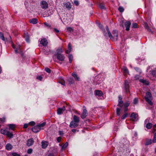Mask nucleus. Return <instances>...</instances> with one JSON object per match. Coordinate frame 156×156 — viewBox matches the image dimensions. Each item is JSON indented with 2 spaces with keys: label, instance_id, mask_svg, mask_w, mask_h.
Masks as SVG:
<instances>
[{
  "label": "nucleus",
  "instance_id": "nucleus-1",
  "mask_svg": "<svg viewBox=\"0 0 156 156\" xmlns=\"http://www.w3.org/2000/svg\"><path fill=\"white\" fill-rule=\"evenodd\" d=\"M63 52V51L61 48L58 49L56 50L55 54L53 57L55 61L58 62L56 61V58L61 61H64L65 59V56L61 53Z\"/></svg>",
  "mask_w": 156,
  "mask_h": 156
},
{
  "label": "nucleus",
  "instance_id": "nucleus-2",
  "mask_svg": "<svg viewBox=\"0 0 156 156\" xmlns=\"http://www.w3.org/2000/svg\"><path fill=\"white\" fill-rule=\"evenodd\" d=\"M106 30L108 32L109 37L112 41H117L118 39V31L116 30L113 31L112 32L113 36L111 34L108 27L106 26Z\"/></svg>",
  "mask_w": 156,
  "mask_h": 156
},
{
  "label": "nucleus",
  "instance_id": "nucleus-3",
  "mask_svg": "<svg viewBox=\"0 0 156 156\" xmlns=\"http://www.w3.org/2000/svg\"><path fill=\"white\" fill-rule=\"evenodd\" d=\"M1 133L2 134L6 135L10 138H11L13 137V135L12 132H10L8 128L1 129Z\"/></svg>",
  "mask_w": 156,
  "mask_h": 156
},
{
  "label": "nucleus",
  "instance_id": "nucleus-4",
  "mask_svg": "<svg viewBox=\"0 0 156 156\" xmlns=\"http://www.w3.org/2000/svg\"><path fill=\"white\" fill-rule=\"evenodd\" d=\"M146 94V96L145 97V100L150 105H152L153 103L151 101L152 97L151 93L149 92H147Z\"/></svg>",
  "mask_w": 156,
  "mask_h": 156
},
{
  "label": "nucleus",
  "instance_id": "nucleus-5",
  "mask_svg": "<svg viewBox=\"0 0 156 156\" xmlns=\"http://www.w3.org/2000/svg\"><path fill=\"white\" fill-rule=\"evenodd\" d=\"M12 46L15 49L16 53H20L21 54H22V51H21L20 48V46L18 45L16 47L12 43Z\"/></svg>",
  "mask_w": 156,
  "mask_h": 156
},
{
  "label": "nucleus",
  "instance_id": "nucleus-6",
  "mask_svg": "<svg viewBox=\"0 0 156 156\" xmlns=\"http://www.w3.org/2000/svg\"><path fill=\"white\" fill-rule=\"evenodd\" d=\"M138 115L137 114L133 112L130 116L131 120L133 121H136L138 119Z\"/></svg>",
  "mask_w": 156,
  "mask_h": 156
},
{
  "label": "nucleus",
  "instance_id": "nucleus-7",
  "mask_svg": "<svg viewBox=\"0 0 156 156\" xmlns=\"http://www.w3.org/2000/svg\"><path fill=\"white\" fill-rule=\"evenodd\" d=\"M40 5L41 7L43 9H46L48 7V4L45 1H41L40 3Z\"/></svg>",
  "mask_w": 156,
  "mask_h": 156
},
{
  "label": "nucleus",
  "instance_id": "nucleus-8",
  "mask_svg": "<svg viewBox=\"0 0 156 156\" xmlns=\"http://www.w3.org/2000/svg\"><path fill=\"white\" fill-rule=\"evenodd\" d=\"M83 113L81 115V117L82 119H83L86 118V117L88 115V113L86 109V108L84 106H83Z\"/></svg>",
  "mask_w": 156,
  "mask_h": 156
},
{
  "label": "nucleus",
  "instance_id": "nucleus-9",
  "mask_svg": "<svg viewBox=\"0 0 156 156\" xmlns=\"http://www.w3.org/2000/svg\"><path fill=\"white\" fill-rule=\"evenodd\" d=\"M78 125V123L72 120L71 121L69 125V126L71 128H75Z\"/></svg>",
  "mask_w": 156,
  "mask_h": 156
},
{
  "label": "nucleus",
  "instance_id": "nucleus-10",
  "mask_svg": "<svg viewBox=\"0 0 156 156\" xmlns=\"http://www.w3.org/2000/svg\"><path fill=\"white\" fill-rule=\"evenodd\" d=\"M63 5V7L65 9H67L68 10H70L71 8L72 5L69 2H67L64 3Z\"/></svg>",
  "mask_w": 156,
  "mask_h": 156
},
{
  "label": "nucleus",
  "instance_id": "nucleus-11",
  "mask_svg": "<svg viewBox=\"0 0 156 156\" xmlns=\"http://www.w3.org/2000/svg\"><path fill=\"white\" fill-rule=\"evenodd\" d=\"M129 82L127 81H126L124 83V88L125 92L126 93L129 91Z\"/></svg>",
  "mask_w": 156,
  "mask_h": 156
},
{
  "label": "nucleus",
  "instance_id": "nucleus-12",
  "mask_svg": "<svg viewBox=\"0 0 156 156\" xmlns=\"http://www.w3.org/2000/svg\"><path fill=\"white\" fill-rule=\"evenodd\" d=\"M40 42L41 44L44 46H47L48 44L47 40L44 38L42 39L40 41Z\"/></svg>",
  "mask_w": 156,
  "mask_h": 156
},
{
  "label": "nucleus",
  "instance_id": "nucleus-13",
  "mask_svg": "<svg viewBox=\"0 0 156 156\" xmlns=\"http://www.w3.org/2000/svg\"><path fill=\"white\" fill-rule=\"evenodd\" d=\"M41 130V128L39 127L37 125L36 126H34L32 129V131L35 133H37L39 132Z\"/></svg>",
  "mask_w": 156,
  "mask_h": 156
},
{
  "label": "nucleus",
  "instance_id": "nucleus-14",
  "mask_svg": "<svg viewBox=\"0 0 156 156\" xmlns=\"http://www.w3.org/2000/svg\"><path fill=\"white\" fill-rule=\"evenodd\" d=\"M65 108L64 106H63L62 108H58L57 109V113L58 115L61 114L63 111H64L65 110Z\"/></svg>",
  "mask_w": 156,
  "mask_h": 156
},
{
  "label": "nucleus",
  "instance_id": "nucleus-15",
  "mask_svg": "<svg viewBox=\"0 0 156 156\" xmlns=\"http://www.w3.org/2000/svg\"><path fill=\"white\" fill-rule=\"evenodd\" d=\"M125 25L126 27V30L127 31L129 30L131 25L130 22L129 21H127L125 22Z\"/></svg>",
  "mask_w": 156,
  "mask_h": 156
},
{
  "label": "nucleus",
  "instance_id": "nucleus-16",
  "mask_svg": "<svg viewBox=\"0 0 156 156\" xmlns=\"http://www.w3.org/2000/svg\"><path fill=\"white\" fill-rule=\"evenodd\" d=\"M34 140L33 139L31 138L28 140L27 141V145L28 146H30L33 144Z\"/></svg>",
  "mask_w": 156,
  "mask_h": 156
},
{
  "label": "nucleus",
  "instance_id": "nucleus-17",
  "mask_svg": "<svg viewBox=\"0 0 156 156\" xmlns=\"http://www.w3.org/2000/svg\"><path fill=\"white\" fill-rule=\"evenodd\" d=\"M41 144L42 148H45L47 147L48 144L47 141H43L42 142Z\"/></svg>",
  "mask_w": 156,
  "mask_h": 156
},
{
  "label": "nucleus",
  "instance_id": "nucleus-18",
  "mask_svg": "<svg viewBox=\"0 0 156 156\" xmlns=\"http://www.w3.org/2000/svg\"><path fill=\"white\" fill-rule=\"evenodd\" d=\"M153 142L152 140L151 139H147L145 144V145H148L151 144Z\"/></svg>",
  "mask_w": 156,
  "mask_h": 156
},
{
  "label": "nucleus",
  "instance_id": "nucleus-19",
  "mask_svg": "<svg viewBox=\"0 0 156 156\" xmlns=\"http://www.w3.org/2000/svg\"><path fill=\"white\" fill-rule=\"evenodd\" d=\"M72 75L74 77L76 80L78 81L80 80V78L76 74L74 73H73L72 74Z\"/></svg>",
  "mask_w": 156,
  "mask_h": 156
},
{
  "label": "nucleus",
  "instance_id": "nucleus-20",
  "mask_svg": "<svg viewBox=\"0 0 156 156\" xmlns=\"http://www.w3.org/2000/svg\"><path fill=\"white\" fill-rule=\"evenodd\" d=\"M95 94L96 95H97L99 96H101L103 95L102 92L101 91L99 90H95Z\"/></svg>",
  "mask_w": 156,
  "mask_h": 156
},
{
  "label": "nucleus",
  "instance_id": "nucleus-21",
  "mask_svg": "<svg viewBox=\"0 0 156 156\" xmlns=\"http://www.w3.org/2000/svg\"><path fill=\"white\" fill-rule=\"evenodd\" d=\"M73 121L79 123V118L76 115L73 117Z\"/></svg>",
  "mask_w": 156,
  "mask_h": 156
},
{
  "label": "nucleus",
  "instance_id": "nucleus-22",
  "mask_svg": "<svg viewBox=\"0 0 156 156\" xmlns=\"http://www.w3.org/2000/svg\"><path fill=\"white\" fill-rule=\"evenodd\" d=\"M122 69L124 74H127L129 73V71L126 67H123Z\"/></svg>",
  "mask_w": 156,
  "mask_h": 156
},
{
  "label": "nucleus",
  "instance_id": "nucleus-23",
  "mask_svg": "<svg viewBox=\"0 0 156 156\" xmlns=\"http://www.w3.org/2000/svg\"><path fill=\"white\" fill-rule=\"evenodd\" d=\"M30 22L33 24H35L37 23V20L36 19L34 18L30 20Z\"/></svg>",
  "mask_w": 156,
  "mask_h": 156
},
{
  "label": "nucleus",
  "instance_id": "nucleus-24",
  "mask_svg": "<svg viewBox=\"0 0 156 156\" xmlns=\"http://www.w3.org/2000/svg\"><path fill=\"white\" fill-rule=\"evenodd\" d=\"M139 81L146 85H148L149 84L148 82L144 80L140 79L139 80Z\"/></svg>",
  "mask_w": 156,
  "mask_h": 156
},
{
  "label": "nucleus",
  "instance_id": "nucleus-25",
  "mask_svg": "<svg viewBox=\"0 0 156 156\" xmlns=\"http://www.w3.org/2000/svg\"><path fill=\"white\" fill-rule=\"evenodd\" d=\"M68 81L69 83L70 84L73 83L74 82V80L73 78L70 77L68 79Z\"/></svg>",
  "mask_w": 156,
  "mask_h": 156
},
{
  "label": "nucleus",
  "instance_id": "nucleus-26",
  "mask_svg": "<svg viewBox=\"0 0 156 156\" xmlns=\"http://www.w3.org/2000/svg\"><path fill=\"white\" fill-rule=\"evenodd\" d=\"M12 146L9 144H8L5 146L6 148L8 150H11L12 148Z\"/></svg>",
  "mask_w": 156,
  "mask_h": 156
},
{
  "label": "nucleus",
  "instance_id": "nucleus-27",
  "mask_svg": "<svg viewBox=\"0 0 156 156\" xmlns=\"http://www.w3.org/2000/svg\"><path fill=\"white\" fill-rule=\"evenodd\" d=\"M24 37L25 40L27 43L30 42V37L29 35L28 34L25 35L24 36Z\"/></svg>",
  "mask_w": 156,
  "mask_h": 156
},
{
  "label": "nucleus",
  "instance_id": "nucleus-28",
  "mask_svg": "<svg viewBox=\"0 0 156 156\" xmlns=\"http://www.w3.org/2000/svg\"><path fill=\"white\" fill-rule=\"evenodd\" d=\"M151 74L153 77H154L156 79V68L152 71Z\"/></svg>",
  "mask_w": 156,
  "mask_h": 156
},
{
  "label": "nucleus",
  "instance_id": "nucleus-29",
  "mask_svg": "<svg viewBox=\"0 0 156 156\" xmlns=\"http://www.w3.org/2000/svg\"><path fill=\"white\" fill-rule=\"evenodd\" d=\"M152 126V124L151 123H148L146 125V127L148 129H150L151 128Z\"/></svg>",
  "mask_w": 156,
  "mask_h": 156
},
{
  "label": "nucleus",
  "instance_id": "nucleus-30",
  "mask_svg": "<svg viewBox=\"0 0 156 156\" xmlns=\"http://www.w3.org/2000/svg\"><path fill=\"white\" fill-rule=\"evenodd\" d=\"M144 27H145V28L146 29H147L148 31L152 32L151 29L150 28H149V27L148 25V24L147 23H145Z\"/></svg>",
  "mask_w": 156,
  "mask_h": 156
},
{
  "label": "nucleus",
  "instance_id": "nucleus-31",
  "mask_svg": "<svg viewBox=\"0 0 156 156\" xmlns=\"http://www.w3.org/2000/svg\"><path fill=\"white\" fill-rule=\"evenodd\" d=\"M122 97L121 96H119V100H118V102L119 103L118 104H122L123 103V101L122 100Z\"/></svg>",
  "mask_w": 156,
  "mask_h": 156
},
{
  "label": "nucleus",
  "instance_id": "nucleus-32",
  "mask_svg": "<svg viewBox=\"0 0 156 156\" xmlns=\"http://www.w3.org/2000/svg\"><path fill=\"white\" fill-rule=\"evenodd\" d=\"M9 129L13 130L15 127V125L13 124H10L8 125Z\"/></svg>",
  "mask_w": 156,
  "mask_h": 156
},
{
  "label": "nucleus",
  "instance_id": "nucleus-33",
  "mask_svg": "<svg viewBox=\"0 0 156 156\" xmlns=\"http://www.w3.org/2000/svg\"><path fill=\"white\" fill-rule=\"evenodd\" d=\"M68 57L69 62L71 63L73 59V56L71 54H69Z\"/></svg>",
  "mask_w": 156,
  "mask_h": 156
},
{
  "label": "nucleus",
  "instance_id": "nucleus-34",
  "mask_svg": "<svg viewBox=\"0 0 156 156\" xmlns=\"http://www.w3.org/2000/svg\"><path fill=\"white\" fill-rule=\"evenodd\" d=\"M121 110V108H116V113H117V115H118L119 116L120 115V114H121V112H120Z\"/></svg>",
  "mask_w": 156,
  "mask_h": 156
},
{
  "label": "nucleus",
  "instance_id": "nucleus-35",
  "mask_svg": "<svg viewBox=\"0 0 156 156\" xmlns=\"http://www.w3.org/2000/svg\"><path fill=\"white\" fill-rule=\"evenodd\" d=\"M46 123L45 122H43V123L41 124H39L38 125V126L39 127H40L41 129V127H44L46 125Z\"/></svg>",
  "mask_w": 156,
  "mask_h": 156
},
{
  "label": "nucleus",
  "instance_id": "nucleus-36",
  "mask_svg": "<svg viewBox=\"0 0 156 156\" xmlns=\"http://www.w3.org/2000/svg\"><path fill=\"white\" fill-rule=\"evenodd\" d=\"M118 10L121 12H122L124 11V9L121 6H120L119 7Z\"/></svg>",
  "mask_w": 156,
  "mask_h": 156
},
{
  "label": "nucleus",
  "instance_id": "nucleus-37",
  "mask_svg": "<svg viewBox=\"0 0 156 156\" xmlns=\"http://www.w3.org/2000/svg\"><path fill=\"white\" fill-rule=\"evenodd\" d=\"M128 114L126 113H125L124 115H123L121 117V119H125L127 116Z\"/></svg>",
  "mask_w": 156,
  "mask_h": 156
},
{
  "label": "nucleus",
  "instance_id": "nucleus-38",
  "mask_svg": "<svg viewBox=\"0 0 156 156\" xmlns=\"http://www.w3.org/2000/svg\"><path fill=\"white\" fill-rule=\"evenodd\" d=\"M134 69L137 72L139 73H141V70L139 68L135 67L134 68Z\"/></svg>",
  "mask_w": 156,
  "mask_h": 156
},
{
  "label": "nucleus",
  "instance_id": "nucleus-39",
  "mask_svg": "<svg viewBox=\"0 0 156 156\" xmlns=\"http://www.w3.org/2000/svg\"><path fill=\"white\" fill-rule=\"evenodd\" d=\"M130 102L129 101H126L124 104V106L125 107L127 108L129 105Z\"/></svg>",
  "mask_w": 156,
  "mask_h": 156
},
{
  "label": "nucleus",
  "instance_id": "nucleus-40",
  "mask_svg": "<svg viewBox=\"0 0 156 156\" xmlns=\"http://www.w3.org/2000/svg\"><path fill=\"white\" fill-rule=\"evenodd\" d=\"M5 118H3L0 119V123H3L5 122Z\"/></svg>",
  "mask_w": 156,
  "mask_h": 156
},
{
  "label": "nucleus",
  "instance_id": "nucleus-41",
  "mask_svg": "<svg viewBox=\"0 0 156 156\" xmlns=\"http://www.w3.org/2000/svg\"><path fill=\"white\" fill-rule=\"evenodd\" d=\"M0 37L2 40L4 41L5 40L3 34L1 32H0Z\"/></svg>",
  "mask_w": 156,
  "mask_h": 156
},
{
  "label": "nucleus",
  "instance_id": "nucleus-42",
  "mask_svg": "<svg viewBox=\"0 0 156 156\" xmlns=\"http://www.w3.org/2000/svg\"><path fill=\"white\" fill-rule=\"evenodd\" d=\"M152 141L154 143H156V133H155L154 134V137Z\"/></svg>",
  "mask_w": 156,
  "mask_h": 156
},
{
  "label": "nucleus",
  "instance_id": "nucleus-43",
  "mask_svg": "<svg viewBox=\"0 0 156 156\" xmlns=\"http://www.w3.org/2000/svg\"><path fill=\"white\" fill-rule=\"evenodd\" d=\"M99 7L101 9H105L106 8L104 4H100L99 5Z\"/></svg>",
  "mask_w": 156,
  "mask_h": 156
},
{
  "label": "nucleus",
  "instance_id": "nucleus-44",
  "mask_svg": "<svg viewBox=\"0 0 156 156\" xmlns=\"http://www.w3.org/2000/svg\"><path fill=\"white\" fill-rule=\"evenodd\" d=\"M68 145V143L67 142L66 143L62 146V148H66Z\"/></svg>",
  "mask_w": 156,
  "mask_h": 156
},
{
  "label": "nucleus",
  "instance_id": "nucleus-45",
  "mask_svg": "<svg viewBox=\"0 0 156 156\" xmlns=\"http://www.w3.org/2000/svg\"><path fill=\"white\" fill-rule=\"evenodd\" d=\"M45 70L47 72L49 73H50L51 72V70L48 68H45Z\"/></svg>",
  "mask_w": 156,
  "mask_h": 156
},
{
  "label": "nucleus",
  "instance_id": "nucleus-46",
  "mask_svg": "<svg viewBox=\"0 0 156 156\" xmlns=\"http://www.w3.org/2000/svg\"><path fill=\"white\" fill-rule=\"evenodd\" d=\"M138 99L137 98H135L133 100V103L135 104H136L138 103Z\"/></svg>",
  "mask_w": 156,
  "mask_h": 156
},
{
  "label": "nucleus",
  "instance_id": "nucleus-47",
  "mask_svg": "<svg viewBox=\"0 0 156 156\" xmlns=\"http://www.w3.org/2000/svg\"><path fill=\"white\" fill-rule=\"evenodd\" d=\"M132 26L133 27L136 28L137 27V24L136 23H133Z\"/></svg>",
  "mask_w": 156,
  "mask_h": 156
},
{
  "label": "nucleus",
  "instance_id": "nucleus-48",
  "mask_svg": "<svg viewBox=\"0 0 156 156\" xmlns=\"http://www.w3.org/2000/svg\"><path fill=\"white\" fill-rule=\"evenodd\" d=\"M140 77V75H136L135 76V78L136 80H137L139 79Z\"/></svg>",
  "mask_w": 156,
  "mask_h": 156
},
{
  "label": "nucleus",
  "instance_id": "nucleus-49",
  "mask_svg": "<svg viewBox=\"0 0 156 156\" xmlns=\"http://www.w3.org/2000/svg\"><path fill=\"white\" fill-rule=\"evenodd\" d=\"M29 124L31 126H33L35 124V123L34 121H31L29 122Z\"/></svg>",
  "mask_w": 156,
  "mask_h": 156
},
{
  "label": "nucleus",
  "instance_id": "nucleus-50",
  "mask_svg": "<svg viewBox=\"0 0 156 156\" xmlns=\"http://www.w3.org/2000/svg\"><path fill=\"white\" fill-rule=\"evenodd\" d=\"M68 49L71 50L72 49L71 44L70 43H69L68 45Z\"/></svg>",
  "mask_w": 156,
  "mask_h": 156
},
{
  "label": "nucleus",
  "instance_id": "nucleus-51",
  "mask_svg": "<svg viewBox=\"0 0 156 156\" xmlns=\"http://www.w3.org/2000/svg\"><path fill=\"white\" fill-rule=\"evenodd\" d=\"M32 152V150L31 149H30L28 150L27 152L28 154H30Z\"/></svg>",
  "mask_w": 156,
  "mask_h": 156
},
{
  "label": "nucleus",
  "instance_id": "nucleus-52",
  "mask_svg": "<svg viewBox=\"0 0 156 156\" xmlns=\"http://www.w3.org/2000/svg\"><path fill=\"white\" fill-rule=\"evenodd\" d=\"M47 49H48V48H47ZM45 51H46V50L45 49L43 50V52H45V54H47V53H48V52H49L50 51V50L48 48V50H47V51H46V53L45 52Z\"/></svg>",
  "mask_w": 156,
  "mask_h": 156
},
{
  "label": "nucleus",
  "instance_id": "nucleus-53",
  "mask_svg": "<svg viewBox=\"0 0 156 156\" xmlns=\"http://www.w3.org/2000/svg\"><path fill=\"white\" fill-rule=\"evenodd\" d=\"M44 24L47 27H48V28H50L51 27V26L50 24H48L47 23L45 22L44 23Z\"/></svg>",
  "mask_w": 156,
  "mask_h": 156
},
{
  "label": "nucleus",
  "instance_id": "nucleus-54",
  "mask_svg": "<svg viewBox=\"0 0 156 156\" xmlns=\"http://www.w3.org/2000/svg\"><path fill=\"white\" fill-rule=\"evenodd\" d=\"M62 138L61 137H58L57 138V141L59 143L61 142Z\"/></svg>",
  "mask_w": 156,
  "mask_h": 156
},
{
  "label": "nucleus",
  "instance_id": "nucleus-55",
  "mask_svg": "<svg viewBox=\"0 0 156 156\" xmlns=\"http://www.w3.org/2000/svg\"><path fill=\"white\" fill-rule=\"evenodd\" d=\"M67 30L69 32H71L73 30V29L70 27H68L67 28Z\"/></svg>",
  "mask_w": 156,
  "mask_h": 156
},
{
  "label": "nucleus",
  "instance_id": "nucleus-56",
  "mask_svg": "<svg viewBox=\"0 0 156 156\" xmlns=\"http://www.w3.org/2000/svg\"><path fill=\"white\" fill-rule=\"evenodd\" d=\"M54 30L55 32L56 33H58L59 32V31L56 28H54Z\"/></svg>",
  "mask_w": 156,
  "mask_h": 156
},
{
  "label": "nucleus",
  "instance_id": "nucleus-57",
  "mask_svg": "<svg viewBox=\"0 0 156 156\" xmlns=\"http://www.w3.org/2000/svg\"><path fill=\"white\" fill-rule=\"evenodd\" d=\"M74 4L76 5H78L79 4V2L77 1H74Z\"/></svg>",
  "mask_w": 156,
  "mask_h": 156
},
{
  "label": "nucleus",
  "instance_id": "nucleus-58",
  "mask_svg": "<svg viewBox=\"0 0 156 156\" xmlns=\"http://www.w3.org/2000/svg\"><path fill=\"white\" fill-rule=\"evenodd\" d=\"M37 78L39 80H41L42 79V77L41 76H37Z\"/></svg>",
  "mask_w": 156,
  "mask_h": 156
},
{
  "label": "nucleus",
  "instance_id": "nucleus-59",
  "mask_svg": "<svg viewBox=\"0 0 156 156\" xmlns=\"http://www.w3.org/2000/svg\"><path fill=\"white\" fill-rule=\"evenodd\" d=\"M28 126V124H24L23 126V128L25 129L27 128Z\"/></svg>",
  "mask_w": 156,
  "mask_h": 156
},
{
  "label": "nucleus",
  "instance_id": "nucleus-60",
  "mask_svg": "<svg viewBox=\"0 0 156 156\" xmlns=\"http://www.w3.org/2000/svg\"><path fill=\"white\" fill-rule=\"evenodd\" d=\"M71 51V50L68 49V50H67L66 51V52L67 54H69V53H70V52Z\"/></svg>",
  "mask_w": 156,
  "mask_h": 156
},
{
  "label": "nucleus",
  "instance_id": "nucleus-61",
  "mask_svg": "<svg viewBox=\"0 0 156 156\" xmlns=\"http://www.w3.org/2000/svg\"><path fill=\"white\" fill-rule=\"evenodd\" d=\"M13 156H20L19 155L16 153H13L12 154Z\"/></svg>",
  "mask_w": 156,
  "mask_h": 156
},
{
  "label": "nucleus",
  "instance_id": "nucleus-62",
  "mask_svg": "<svg viewBox=\"0 0 156 156\" xmlns=\"http://www.w3.org/2000/svg\"><path fill=\"white\" fill-rule=\"evenodd\" d=\"M117 105L120 107L121 108L123 106V105L122 104H118Z\"/></svg>",
  "mask_w": 156,
  "mask_h": 156
},
{
  "label": "nucleus",
  "instance_id": "nucleus-63",
  "mask_svg": "<svg viewBox=\"0 0 156 156\" xmlns=\"http://www.w3.org/2000/svg\"><path fill=\"white\" fill-rule=\"evenodd\" d=\"M149 121V119H146L144 121L145 123H146L147 122Z\"/></svg>",
  "mask_w": 156,
  "mask_h": 156
},
{
  "label": "nucleus",
  "instance_id": "nucleus-64",
  "mask_svg": "<svg viewBox=\"0 0 156 156\" xmlns=\"http://www.w3.org/2000/svg\"><path fill=\"white\" fill-rule=\"evenodd\" d=\"M72 131L73 133H75L76 132V130L75 129H73L71 130Z\"/></svg>",
  "mask_w": 156,
  "mask_h": 156
}]
</instances>
